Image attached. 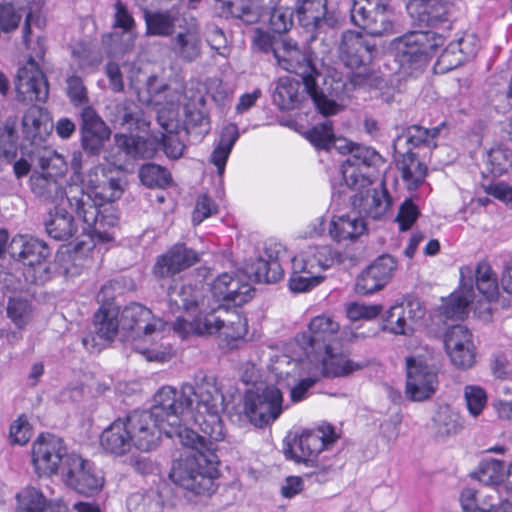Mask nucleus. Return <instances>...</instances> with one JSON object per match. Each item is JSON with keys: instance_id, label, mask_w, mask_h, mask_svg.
<instances>
[{"instance_id": "40", "label": "nucleus", "mask_w": 512, "mask_h": 512, "mask_svg": "<svg viewBox=\"0 0 512 512\" xmlns=\"http://www.w3.org/2000/svg\"><path fill=\"white\" fill-rule=\"evenodd\" d=\"M49 256L50 250L47 244L38 238L28 235H17L13 237L9 245V256Z\"/></svg>"}, {"instance_id": "21", "label": "nucleus", "mask_w": 512, "mask_h": 512, "mask_svg": "<svg viewBox=\"0 0 512 512\" xmlns=\"http://www.w3.org/2000/svg\"><path fill=\"white\" fill-rule=\"evenodd\" d=\"M339 324L330 316L318 315L308 326V331L297 335L296 341L303 348H311L315 352L323 351L331 358L333 365L332 347L330 341L339 331Z\"/></svg>"}, {"instance_id": "63", "label": "nucleus", "mask_w": 512, "mask_h": 512, "mask_svg": "<svg viewBox=\"0 0 512 512\" xmlns=\"http://www.w3.org/2000/svg\"><path fill=\"white\" fill-rule=\"evenodd\" d=\"M23 13L25 12L19 10L18 7L3 1V3L0 4V29L5 32L15 29Z\"/></svg>"}, {"instance_id": "10", "label": "nucleus", "mask_w": 512, "mask_h": 512, "mask_svg": "<svg viewBox=\"0 0 512 512\" xmlns=\"http://www.w3.org/2000/svg\"><path fill=\"white\" fill-rule=\"evenodd\" d=\"M30 33L31 28L27 33V40L23 37L27 48L31 50V54L27 62L18 69L15 83L17 96L21 101L45 102L48 98L49 86L41 65L44 64L46 40L45 38L38 37L35 46L30 47Z\"/></svg>"}, {"instance_id": "13", "label": "nucleus", "mask_w": 512, "mask_h": 512, "mask_svg": "<svg viewBox=\"0 0 512 512\" xmlns=\"http://www.w3.org/2000/svg\"><path fill=\"white\" fill-rule=\"evenodd\" d=\"M339 438L331 424H323L314 430H304L299 436L295 435L293 443L284 440L283 453L288 460L296 463L307 462L308 458L320 456L328 450Z\"/></svg>"}, {"instance_id": "53", "label": "nucleus", "mask_w": 512, "mask_h": 512, "mask_svg": "<svg viewBox=\"0 0 512 512\" xmlns=\"http://www.w3.org/2000/svg\"><path fill=\"white\" fill-rule=\"evenodd\" d=\"M199 258H159L154 266V274L158 277H168L179 273L186 267L196 263Z\"/></svg>"}, {"instance_id": "39", "label": "nucleus", "mask_w": 512, "mask_h": 512, "mask_svg": "<svg viewBox=\"0 0 512 512\" xmlns=\"http://www.w3.org/2000/svg\"><path fill=\"white\" fill-rule=\"evenodd\" d=\"M402 178L407 184L409 190L417 189L424 181L427 174L425 164L419 162L416 154L407 151L400 163Z\"/></svg>"}, {"instance_id": "24", "label": "nucleus", "mask_w": 512, "mask_h": 512, "mask_svg": "<svg viewBox=\"0 0 512 512\" xmlns=\"http://www.w3.org/2000/svg\"><path fill=\"white\" fill-rule=\"evenodd\" d=\"M469 266L460 268V286L443 299L439 308L440 314L452 320H463L469 313V305L475 298L473 280Z\"/></svg>"}, {"instance_id": "60", "label": "nucleus", "mask_w": 512, "mask_h": 512, "mask_svg": "<svg viewBox=\"0 0 512 512\" xmlns=\"http://www.w3.org/2000/svg\"><path fill=\"white\" fill-rule=\"evenodd\" d=\"M252 47L254 50L264 54H272L274 59L275 52L280 51L281 49V45H278L275 37L260 28H256L254 30L252 37Z\"/></svg>"}, {"instance_id": "61", "label": "nucleus", "mask_w": 512, "mask_h": 512, "mask_svg": "<svg viewBox=\"0 0 512 512\" xmlns=\"http://www.w3.org/2000/svg\"><path fill=\"white\" fill-rule=\"evenodd\" d=\"M32 436V427L24 415L19 416L10 425L9 440L11 444L25 445Z\"/></svg>"}, {"instance_id": "30", "label": "nucleus", "mask_w": 512, "mask_h": 512, "mask_svg": "<svg viewBox=\"0 0 512 512\" xmlns=\"http://www.w3.org/2000/svg\"><path fill=\"white\" fill-rule=\"evenodd\" d=\"M53 124L49 113L39 107H29L22 117V132L26 139L30 140L35 146L43 142L50 135Z\"/></svg>"}, {"instance_id": "2", "label": "nucleus", "mask_w": 512, "mask_h": 512, "mask_svg": "<svg viewBox=\"0 0 512 512\" xmlns=\"http://www.w3.org/2000/svg\"><path fill=\"white\" fill-rule=\"evenodd\" d=\"M123 189L116 179L99 180L98 171H91L83 180V186L70 187L69 206L83 220V228L93 240L113 239L110 230L118 224L119 217L111 204L119 199Z\"/></svg>"}, {"instance_id": "35", "label": "nucleus", "mask_w": 512, "mask_h": 512, "mask_svg": "<svg viewBox=\"0 0 512 512\" xmlns=\"http://www.w3.org/2000/svg\"><path fill=\"white\" fill-rule=\"evenodd\" d=\"M468 39H458L457 41L450 42L438 57L436 67L441 72L450 71L461 65L466 58L475 56V49H466L464 45Z\"/></svg>"}, {"instance_id": "12", "label": "nucleus", "mask_w": 512, "mask_h": 512, "mask_svg": "<svg viewBox=\"0 0 512 512\" xmlns=\"http://www.w3.org/2000/svg\"><path fill=\"white\" fill-rule=\"evenodd\" d=\"M112 284H105L98 293V302L101 306L94 315V334L82 339L83 346L90 352H100L106 343L110 342L121 327L119 308L109 299L113 298Z\"/></svg>"}, {"instance_id": "1", "label": "nucleus", "mask_w": 512, "mask_h": 512, "mask_svg": "<svg viewBox=\"0 0 512 512\" xmlns=\"http://www.w3.org/2000/svg\"><path fill=\"white\" fill-rule=\"evenodd\" d=\"M223 410L224 393L212 375L196 380L195 386L184 383L180 390L163 386L150 409L133 410L106 427L100 447L107 455L122 457L155 450L162 434L177 437L190 451L173 466L170 477L195 494H212L220 464L217 442L224 440Z\"/></svg>"}, {"instance_id": "27", "label": "nucleus", "mask_w": 512, "mask_h": 512, "mask_svg": "<svg viewBox=\"0 0 512 512\" xmlns=\"http://www.w3.org/2000/svg\"><path fill=\"white\" fill-rule=\"evenodd\" d=\"M172 108L166 113L165 107L157 109V120L162 128L161 145L165 154L172 159H178L184 151V144L180 140L179 134L183 128L177 117L174 102L171 101Z\"/></svg>"}, {"instance_id": "46", "label": "nucleus", "mask_w": 512, "mask_h": 512, "mask_svg": "<svg viewBox=\"0 0 512 512\" xmlns=\"http://www.w3.org/2000/svg\"><path fill=\"white\" fill-rule=\"evenodd\" d=\"M504 462L498 459L483 460L478 471L471 476L486 486H495L503 480Z\"/></svg>"}, {"instance_id": "29", "label": "nucleus", "mask_w": 512, "mask_h": 512, "mask_svg": "<svg viewBox=\"0 0 512 512\" xmlns=\"http://www.w3.org/2000/svg\"><path fill=\"white\" fill-rule=\"evenodd\" d=\"M81 134L84 150L99 153L104 142L110 137V129L92 107H85L81 113Z\"/></svg>"}, {"instance_id": "20", "label": "nucleus", "mask_w": 512, "mask_h": 512, "mask_svg": "<svg viewBox=\"0 0 512 512\" xmlns=\"http://www.w3.org/2000/svg\"><path fill=\"white\" fill-rule=\"evenodd\" d=\"M406 389L408 399L424 401L432 397L438 387L435 369L422 360L409 356L406 358Z\"/></svg>"}, {"instance_id": "42", "label": "nucleus", "mask_w": 512, "mask_h": 512, "mask_svg": "<svg viewBox=\"0 0 512 512\" xmlns=\"http://www.w3.org/2000/svg\"><path fill=\"white\" fill-rule=\"evenodd\" d=\"M117 114L113 121L119 125L127 126L129 130H145L148 123L142 118L138 106L130 101H124L116 106Z\"/></svg>"}, {"instance_id": "37", "label": "nucleus", "mask_w": 512, "mask_h": 512, "mask_svg": "<svg viewBox=\"0 0 512 512\" xmlns=\"http://www.w3.org/2000/svg\"><path fill=\"white\" fill-rule=\"evenodd\" d=\"M435 435L438 438H447L458 434L464 427L461 415L450 406L440 407L434 418Z\"/></svg>"}, {"instance_id": "51", "label": "nucleus", "mask_w": 512, "mask_h": 512, "mask_svg": "<svg viewBox=\"0 0 512 512\" xmlns=\"http://www.w3.org/2000/svg\"><path fill=\"white\" fill-rule=\"evenodd\" d=\"M5 3L12 4L26 13L24 24V38L27 40V33L32 25L41 28L44 26V19L39 12V4L36 0H3Z\"/></svg>"}, {"instance_id": "9", "label": "nucleus", "mask_w": 512, "mask_h": 512, "mask_svg": "<svg viewBox=\"0 0 512 512\" xmlns=\"http://www.w3.org/2000/svg\"><path fill=\"white\" fill-rule=\"evenodd\" d=\"M282 412L281 390L274 385H268L261 390H247L242 402L231 408L228 418L238 427L250 423L257 428H263L275 422Z\"/></svg>"}, {"instance_id": "43", "label": "nucleus", "mask_w": 512, "mask_h": 512, "mask_svg": "<svg viewBox=\"0 0 512 512\" xmlns=\"http://www.w3.org/2000/svg\"><path fill=\"white\" fill-rule=\"evenodd\" d=\"M7 317L16 326L23 330L33 317V310L30 302L21 297L9 296L6 307Z\"/></svg>"}, {"instance_id": "14", "label": "nucleus", "mask_w": 512, "mask_h": 512, "mask_svg": "<svg viewBox=\"0 0 512 512\" xmlns=\"http://www.w3.org/2000/svg\"><path fill=\"white\" fill-rule=\"evenodd\" d=\"M254 289L248 283H240L239 279L226 281V348H237L247 333L246 319L230 307H239L253 297Z\"/></svg>"}, {"instance_id": "11", "label": "nucleus", "mask_w": 512, "mask_h": 512, "mask_svg": "<svg viewBox=\"0 0 512 512\" xmlns=\"http://www.w3.org/2000/svg\"><path fill=\"white\" fill-rule=\"evenodd\" d=\"M443 37L433 31H411L393 40L396 59L402 66L420 68L443 45Z\"/></svg>"}, {"instance_id": "23", "label": "nucleus", "mask_w": 512, "mask_h": 512, "mask_svg": "<svg viewBox=\"0 0 512 512\" xmlns=\"http://www.w3.org/2000/svg\"><path fill=\"white\" fill-rule=\"evenodd\" d=\"M353 210L361 217H369L374 220L380 219L392 206V197L382 180L378 188L360 190L350 196Z\"/></svg>"}, {"instance_id": "47", "label": "nucleus", "mask_w": 512, "mask_h": 512, "mask_svg": "<svg viewBox=\"0 0 512 512\" xmlns=\"http://www.w3.org/2000/svg\"><path fill=\"white\" fill-rule=\"evenodd\" d=\"M486 166L488 172L494 177L506 174L512 168L511 150L503 146L491 148L487 155Z\"/></svg>"}, {"instance_id": "33", "label": "nucleus", "mask_w": 512, "mask_h": 512, "mask_svg": "<svg viewBox=\"0 0 512 512\" xmlns=\"http://www.w3.org/2000/svg\"><path fill=\"white\" fill-rule=\"evenodd\" d=\"M201 50V37L196 25L189 26L185 31L179 32L173 40V51L186 61L195 60Z\"/></svg>"}, {"instance_id": "54", "label": "nucleus", "mask_w": 512, "mask_h": 512, "mask_svg": "<svg viewBox=\"0 0 512 512\" xmlns=\"http://www.w3.org/2000/svg\"><path fill=\"white\" fill-rule=\"evenodd\" d=\"M480 492L466 488L461 492L460 502L464 512H492L494 504L481 500Z\"/></svg>"}, {"instance_id": "59", "label": "nucleus", "mask_w": 512, "mask_h": 512, "mask_svg": "<svg viewBox=\"0 0 512 512\" xmlns=\"http://www.w3.org/2000/svg\"><path fill=\"white\" fill-rule=\"evenodd\" d=\"M383 306L380 304L368 305L364 303L353 302L346 308L347 316L352 321L361 319L372 320L381 314Z\"/></svg>"}, {"instance_id": "48", "label": "nucleus", "mask_w": 512, "mask_h": 512, "mask_svg": "<svg viewBox=\"0 0 512 512\" xmlns=\"http://www.w3.org/2000/svg\"><path fill=\"white\" fill-rule=\"evenodd\" d=\"M147 35L169 36L175 27V18L169 12L146 13Z\"/></svg>"}, {"instance_id": "5", "label": "nucleus", "mask_w": 512, "mask_h": 512, "mask_svg": "<svg viewBox=\"0 0 512 512\" xmlns=\"http://www.w3.org/2000/svg\"><path fill=\"white\" fill-rule=\"evenodd\" d=\"M120 324L129 333L132 349L148 361L164 362L168 359L170 347L159 343L167 324L155 317L149 308L140 303L125 306L120 314Z\"/></svg>"}, {"instance_id": "45", "label": "nucleus", "mask_w": 512, "mask_h": 512, "mask_svg": "<svg viewBox=\"0 0 512 512\" xmlns=\"http://www.w3.org/2000/svg\"><path fill=\"white\" fill-rule=\"evenodd\" d=\"M307 139L318 149H324L329 151L332 147L342 151V146L336 145V139L333 133V126L331 121H325L323 123L313 126L307 132Z\"/></svg>"}, {"instance_id": "3", "label": "nucleus", "mask_w": 512, "mask_h": 512, "mask_svg": "<svg viewBox=\"0 0 512 512\" xmlns=\"http://www.w3.org/2000/svg\"><path fill=\"white\" fill-rule=\"evenodd\" d=\"M168 302L172 312L182 309L192 319L177 317L173 329L180 337L190 334L212 335L219 332L223 326L221 317L224 307V293L220 288V280L212 286L208 295L192 285H182L180 288L171 286L168 290Z\"/></svg>"}, {"instance_id": "32", "label": "nucleus", "mask_w": 512, "mask_h": 512, "mask_svg": "<svg viewBox=\"0 0 512 512\" xmlns=\"http://www.w3.org/2000/svg\"><path fill=\"white\" fill-rule=\"evenodd\" d=\"M367 230L366 223L359 215L344 214L333 216L330 226L329 234L336 242L342 241H355Z\"/></svg>"}, {"instance_id": "8", "label": "nucleus", "mask_w": 512, "mask_h": 512, "mask_svg": "<svg viewBox=\"0 0 512 512\" xmlns=\"http://www.w3.org/2000/svg\"><path fill=\"white\" fill-rule=\"evenodd\" d=\"M37 161L41 172H34L30 177L32 192L40 199L63 206L69 204L70 187L67 184V163L63 156L51 148H39L31 155Z\"/></svg>"}, {"instance_id": "22", "label": "nucleus", "mask_w": 512, "mask_h": 512, "mask_svg": "<svg viewBox=\"0 0 512 512\" xmlns=\"http://www.w3.org/2000/svg\"><path fill=\"white\" fill-rule=\"evenodd\" d=\"M411 19L420 27H436L450 21L451 0H405Z\"/></svg>"}, {"instance_id": "25", "label": "nucleus", "mask_w": 512, "mask_h": 512, "mask_svg": "<svg viewBox=\"0 0 512 512\" xmlns=\"http://www.w3.org/2000/svg\"><path fill=\"white\" fill-rule=\"evenodd\" d=\"M10 265L13 268H22V276L28 284H44L51 279L57 267L63 268L62 273L65 276H73L75 273L69 268L72 260L75 258H36L29 263L21 262L22 258H12Z\"/></svg>"}, {"instance_id": "44", "label": "nucleus", "mask_w": 512, "mask_h": 512, "mask_svg": "<svg viewBox=\"0 0 512 512\" xmlns=\"http://www.w3.org/2000/svg\"><path fill=\"white\" fill-rule=\"evenodd\" d=\"M403 305H393L385 313L381 330L394 335H411L413 328L407 325Z\"/></svg>"}, {"instance_id": "64", "label": "nucleus", "mask_w": 512, "mask_h": 512, "mask_svg": "<svg viewBox=\"0 0 512 512\" xmlns=\"http://www.w3.org/2000/svg\"><path fill=\"white\" fill-rule=\"evenodd\" d=\"M304 276L293 273L288 281L289 290L294 293H305L316 287L324 278L322 276L312 275Z\"/></svg>"}, {"instance_id": "6", "label": "nucleus", "mask_w": 512, "mask_h": 512, "mask_svg": "<svg viewBox=\"0 0 512 512\" xmlns=\"http://www.w3.org/2000/svg\"><path fill=\"white\" fill-rule=\"evenodd\" d=\"M275 60L281 68L300 77L304 90L321 114L333 115L338 112L339 105L331 97L330 86L325 89L319 87L318 80L322 74L311 56L301 51L296 43L282 41L280 51L275 52Z\"/></svg>"}, {"instance_id": "57", "label": "nucleus", "mask_w": 512, "mask_h": 512, "mask_svg": "<svg viewBox=\"0 0 512 512\" xmlns=\"http://www.w3.org/2000/svg\"><path fill=\"white\" fill-rule=\"evenodd\" d=\"M269 26L277 34L287 32L293 26V11L290 8H274L270 13Z\"/></svg>"}, {"instance_id": "34", "label": "nucleus", "mask_w": 512, "mask_h": 512, "mask_svg": "<svg viewBox=\"0 0 512 512\" xmlns=\"http://www.w3.org/2000/svg\"><path fill=\"white\" fill-rule=\"evenodd\" d=\"M300 87L299 80L290 77L280 78L273 93L274 104L283 111L296 108L300 103Z\"/></svg>"}, {"instance_id": "15", "label": "nucleus", "mask_w": 512, "mask_h": 512, "mask_svg": "<svg viewBox=\"0 0 512 512\" xmlns=\"http://www.w3.org/2000/svg\"><path fill=\"white\" fill-rule=\"evenodd\" d=\"M387 9L388 4L384 0H353L351 21L370 36H384L393 30Z\"/></svg>"}, {"instance_id": "58", "label": "nucleus", "mask_w": 512, "mask_h": 512, "mask_svg": "<svg viewBox=\"0 0 512 512\" xmlns=\"http://www.w3.org/2000/svg\"><path fill=\"white\" fill-rule=\"evenodd\" d=\"M444 345L446 349L473 345L472 333L463 325H454L446 333Z\"/></svg>"}, {"instance_id": "38", "label": "nucleus", "mask_w": 512, "mask_h": 512, "mask_svg": "<svg viewBox=\"0 0 512 512\" xmlns=\"http://www.w3.org/2000/svg\"><path fill=\"white\" fill-rule=\"evenodd\" d=\"M226 11L243 24H256L262 17V8L257 0L226 1Z\"/></svg>"}, {"instance_id": "62", "label": "nucleus", "mask_w": 512, "mask_h": 512, "mask_svg": "<svg viewBox=\"0 0 512 512\" xmlns=\"http://www.w3.org/2000/svg\"><path fill=\"white\" fill-rule=\"evenodd\" d=\"M464 395L470 414L474 417L478 416L487 402V396L484 389L479 386L469 385L465 387Z\"/></svg>"}, {"instance_id": "55", "label": "nucleus", "mask_w": 512, "mask_h": 512, "mask_svg": "<svg viewBox=\"0 0 512 512\" xmlns=\"http://www.w3.org/2000/svg\"><path fill=\"white\" fill-rule=\"evenodd\" d=\"M335 461L333 459H327L326 457H314L308 458L307 462H304L306 466H311L314 470L310 473V476L315 478V481L324 483L331 479L336 474Z\"/></svg>"}, {"instance_id": "41", "label": "nucleus", "mask_w": 512, "mask_h": 512, "mask_svg": "<svg viewBox=\"0 0 512 512\" xmlns=\"http://www.w3.org/2000/svg\"><path fill=\"white\" fill-rule=\"evenodd\" d=\"M115 145L128 158H149L153 150L148 148V141L139 136L116 134Z\"/></svg>"}, {"instance_id": "18", "label": "nucleus", "mask_w": 512, "mask_h": 512, "mask_svg": "<svg viewBox=\"0 0 512 512\" xmlns=\"http://www.w3.org/2000/svg\"><path fill=\"white\" fill-rule=\"evenodd\" d=\"M294 13L299 25L311 33L336 29L342 24L340 12L329 8L328 0H296Z\"/></svg>"}, {"instance_id": "56", "label": "nucleus", "mask_w": 512, "mask_h": 512, "mask_svg": "<svg viewBox=\"0 0 512 512\" xmlns=\"http://www.w3.org/2000/svg\"><path fill=\"white\" fill-rule=\"evenodd\" d=\"M396 267V258H375L365 270L369 272L370 275L375 276V279L385 286Z\"/></svg>"}, {"instance_id": "28", "label": "nucleus", "mask_w": 512, "mask_h": 512, "mask_svg": "<svg viewBox=\"0 0 512 512\" xmlns=\"http://www.w3.org/2000/svg\"><path fill=\"white\" fill-rule=\"evenodd\" d=\"M105 72L109 80L110 89L116 93L122 92L124 90V73L126 74V78L131 88L139 91L142 88V85H145L150 95L155 92V84L158 82L157 76H147L139 68L135 66L130 67L126 64L120 68L118 64L109 62L106 65Z\"/></svg>"}, {"instance_id": "7", "label": "nucleus", "mask_w": 512, "mask_h": 512, "mask_svg": "<svg viewBox=\"0 0 512 512\" xmlns=\"http://www.w3.org/2000/svg\"><path fill=\"white\" fill-rule=\"evenodd\" d=\"M340 151L349 153L343 161L339 174L341 182H331L332 201L338 205L345 199L348 190L364 189L373 182V170L384 164V158L372 147L345 143Z\"/></svg>"}, {"instance_id": "31", "label": "nucleus", "mask_w": 512, "mask_h": 512, "mask_svg": "<svg viewBox=\"0 0 512 512\" xmlns=\"http://www.w3.org/2000/svg\"><path fill=\"white\" fill-rule=\"evenodd\" d=\"M16 500L15 512H69L62 500L48 501L43 493L34 487L22 489L17 493Z\"/></svg>"}, {"instance_id": "36", "label": "nucleus", "mask_w": 512, "mask_h": 512, "mask_svg": "<svg viewBox=\"0 0 512 512\" xmlns=\"http://www.w3.org/2000/svg\"><path fill=\"white\" fill-rule=\"evenodd\" d=\"M45 227L48 235L56 240H67L75 231L73 217L64 205L56 206L54 212H50Z\"/></svg>"}, {"instance_id": "26", "label": "nucleus", "mask_w": 512, "mask_h": 512, "mask_svg": "<svg viewBox=\"0 0 512 512\" xmlns=\"http://www.w3.org/2000/svg\"><path fill=\"white\" fill-rule=\"evenodd\" d=\"M284 271L279 263V258H254L244 269L229 278V280L239 279L240 283L251 282L257 284H274L281 280Z\"/></svg>"}, {"instance_id": "16", "label": "nucleus", "mask_w": 512, "mask_h": 512, "mask_svg": "<svg viewBox=\"0 0 512 512\" xmlns=\"http://www.w3.org/2000/svg\"><path fill=\"white\" fill-rule=\"evenodd\" d=\"M61 476L68 487L86 496L99 492L104 484L103 476L93 463L75 453L66 457Z\"/></svg>"}, {"instance_id": "49", "label": "nucleus", "mask_w": 512, "mask_h": 512, "mask_svg": "<svg viewBox=\"0 0 512 512\" xmlns=\"http://www.w3.org/2000/svg\"><path fill=\"white\" fill-rule=\"evenodd\" d=\"M141 182L147 187L164 188L170 185L172 178L170 172L154 163L144 164L139 171Z\"/></svg>"}, {"instance_id": "19", "label": "nucleus", "mask_w": 512, "mask_h": 512, "mask_svg": "<svg viewBox=\"0 0 512 512\" xmlns=\"http://www.w3.org/2000/svg\"><path fill=\"white\" fill-rule=\"evenodd\" d=\"M157 83L155 84V92L151 94L150 101L155 105L166 108V113H168L169 109L172 108L171 101L174 102V108L176 112H179V108L182 105L183 111L185 115V124L187 126H202L204 122H206V117L203 112L198 108V105L202 104L203 98L200 93H192V90H189L191 93L188 96L187 92L182 90V86L179 85V88L172 89L171 87L164 86L163 91L157 90Z\"/></svg>"}, {"instance_id": "17", "label": "nucleus", "mask_w": 512, "mask_h": 512, "mask_svg": "<svg viewBox=\"0 0 512 512\" xmlns=\"http://www.w3.org/2000/svg\"><path fill=\"white\" fill-rule=\"evenodd\" d=\"M67 456L64 440L56 435L41 434L32 444V464L39 476L61 473Z\"/></svg>"}, {"instance_id": "50", "label": "nucleus", "mask_w": 512, "mask_h": 512, "mask_svg": "<svg viewBox=\"0 0 512 512\" xmlns=\"http://www.w3.org/2000/svg\"><path fill=\"white\" fill-rule=\"evenodd\" d=\"M129 512H162L160 497L155 492H136L127 499Z\"/></svg>"}, {"instance_id": "52", "label": "nucleus", "mask_w": 512, "mask_h": 512, "mask_svg": "<svg viewBox=\"0 0 512 512\" xmlns=\"http://www.w3.org/2000/svg\"><path fill=\"white\" fill-rule=\"evenodd\" d=\"M402 140H405V142L410 146L408 151L411 150V148L416 147H429L430 146V134L429 129L424 128L420 125H411L407 127L401 135H399L394 140V145L397 146L400 144Z\"/></svg>"}, {"instance_id": "4", "label": "nucleus", "mask_w": 512, "mask_h": 512, "mask_svg": "<svg viewBox=\"0 0 512 512\" xmlns=\"http://www.w3.org/2000/svg\"><path fill=\"white\" fill-rule=\"evenodd\" d=\"M377 48L375 42L360 32L347 30L343 32L339 44V58L345 67L351 69L344 78L331 77L324 84L330 85V94L335 102L350 97L357 88L371 87L375 76L369 68Z\"/></svg>"}]
</instances>
